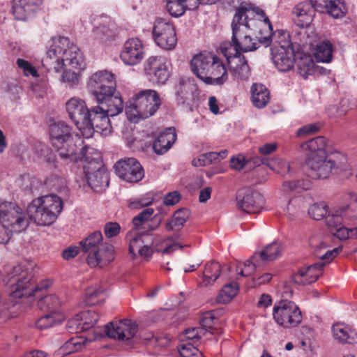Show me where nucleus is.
I'll return each mask as SVG.
<instances>
[{"label": "nucleus", "mask_w": 357, "mask_h": 357, "mask_svg": "<svg viewBox=\"0 0 357 357\" xmlns=\"http://www.w3.org/2000/svg\"><path fill=\"white\" fill-rule=\"evenodd\" d=\"M87 86L96 100H102L115 93L114 75L107 70L98 71L90 76Z\"/></svg>", "instance_id": "1a4fd4ad"}, {"label": "nucleus", "mask_w": 357, "mask_h": 357, "mask_svg": "<svg viewBox=\"0 0 357 357\" xmlns=\"http://www.w3.org/2000/svg\"><path fill=\"white\" fill-rule=\"evenodd\" d=\"M308 168L311 171L312 176L316 178H326L335 167V163L327 155L322 158H311L310 160H305Z\"/></svg>", "instance_id": "4be33fe9"}, {"label": "nucleus", "mask_w": 357, "mask_h": 357, "mask_svg": "<svg viewBox=\"0 0 357 357\" xmlns=\"http://www.w3.org/2000/svg\"><path fill=\"white\" fill-rule=\"evenodd\" d=\"M253 105L258 108L264 107L270 100L269 92L266 86L260 84H254L251 87Z\"/></svg>", "instance_id": "e433bc0d"}, {"label": "nucleus", "mask_w": 357, "mask_h": 357, "mask_svg": "<svg viewBox=\"0 0 357 357\" xmlns=\"http://www.w3.org/2000/svg\"><path fill=\"white\" fill-rule=\"evenodd\" d=\"M261 162L275 173L283 176L290 172L289 162L280 158H264L261 160Z\"/></svg>", "instance_id": "79ce46f5"}, {"label": "nucleus", "mask_w": 357, "mask_h": 357, "mask_svg": "<svg viewBox=\"0 0 357 357\" xmlns=\"http://www.w3.org/2000/svg\"><path fill=\"white\" fill-rule=\"evenodd\" d=\"M107 335L114 340L127 342L132 339L137 332V324L130 319L111 321L105 326Z\"/></svg>", "instance_id": "4468645a"}, {"label": "nucleus", "mask_w": 357, "mask_h": 357, "mask_svg": "<svg viewBox=\"0 0 357 357\" xmlns=\"http://www.w3.org/2000/svg\"><path fill=\"white\" fill-rule=\"evenodd\" d=\"M102 296V291L99 287H91L86 291V302L88 305H96L98 303L99 298Z\"/></svg>", "instance_id": "052dcab7"}, {"label": "nucleus", "mask_w": 357, "mask_h": 357, "mask_svg": "<svg viewBox=\"0 0 357 357\" xmlns=\"http://www.w3.org/2000/svg\"><path fill=\"white\" fill-rule=\"evenodd\" d=\"M67 328L70 333H75L84 331V329L82 328V318H80L79 314H76L68 321Z\"/></svg>", "instance_id": "338daca9"}, {"label": "nucleus", "mask_w": 357, "mask_h": 357, "mask_svg": "<svg viewBox=\"0 0 357 357\" xmlns=\"http://www.w3.org/2000/svg\"><path fill=\"white\" fill-rule=\"evenodd\" d=\"M29 226L28 219L23 211L15 204H0V243H7L13 233L25 230Z\"/></svg>", "instance_id": "39448f33"}, {"label": "nucleus", "mask_w": 357, "mask_h": 357, "mask_svg": "<svg viewBox=\"0 0 357 357\" xmlns=\"http://www.w3.org/2000/svg\"><path fill=\"white\" fill-rule=\"evenodd\" d=\"M91 165H84V172L88 185L99 191L109 185V176L101 162L93 161Z\"/></svg>", "instance_id": "a211bd4d"}, {"label": "nucleus", "mask_w": 357, "mask_h": 357, "mask_svg": "<svg viewBox=\"0 0 357 357\" xmlns=\"http://www.w3.org/2000/svg\"><path fill=\"white\" fill-rule=\"evenodd\" d=\"M98 109L103 110L107 115L114 116L120 114L123 109V102L119 93L115 91L112 95L104 97L102 100H96Z\"/></svg>", "instance_id": "2f4dec72"}, {"label": "nucleus", "mask_w": 357, "mask_h": 357, "mask_svg": "<svg viewBox=\"0 0 357 357\" xmlns=\"http://www.w3.org/2000/svg\"><path fill=\"white\" fill-rule=\"evenodd\" d=\"M43 0H13L12 12L16 20H25L41 5Z\"/></svg>", "instance_id": "c756f323"}, {"label": "nucleus", "mask_w": 357, "mask_h": 357, "mask_svg": "<svg viewBox=\"0 0 357 357\" xmlns=\"http://www.w3.org/2000/svg\"><path fill=\"white\" fill-rule=\"evenodd\" d=\"M42 62L48 71L59 73L63 70L61 81L70 87L79 84L80 72L86 66L79 47L61 36L52 40Z\"/></svg>", "instance_id": "f257e3e1"}, {"label": "nucleus", "mask_w": 357, "mask_h": 357, "mask_svg": "<svg viewBox=\"0 0 357 357\" xmlns=\"http://www.w3.org/2000/svg\"><path fill=\"white\" fill-rule=\"evenodd\" d=\"M29 222V219L41 226L50 225L57 218L63 209L61 199L56 195H48L33 200L26 212L20 207Z\"/></svg>", "instance_id": "f03ea898"}, {"label": "nucleus", "mask_w": 357, "mask_h": 357, "mask_svg": "<svg viewBox=\"0 0 357 357\" xmlns=\"http://www.w3.org/2000/svg\"><path fill=\"white\" fill-rule=\"evenodd\" d=\"M192 86L189 82L181 81L175 86L176 98L178 103L184 104L192 96Z\"/></svg>", "instance_id": "de8ad7c7"}, {"label": "nucleus", "mask_w": 357, "mask_h": 357, "mask_svg": "<svg viewBox=\"0 0 357 357\" xmlns=\"http://www.w3.org/2000/svg\"><path fill=\"white\" fill-rule=\"evenodd\" d=\"M281 246L278 243H273L268 245L264 249L260 252H255L253 255V259L261 260L264 265L268 261H273L277 258L281 252Z\"/></svg>", "instance_id": "4c0bfd02"}, {"label": "nucleus", "mask_w": 357, "mask_h": 357, "mask_svg": "<svg viewBox=\"0 0 357 357\" xmlns=\"http://www.w3.org/2000/svg\"><path fill=\"white\" fill-rule=\"evenodd\" d=\"M204 334V331L202 328H192L186 329L181 336V340L183 342L192 341L193 343L199 340L202 335Z\"/></svg>", "instance_id": "13d9d810"}, {"label": "nucleus", "mask_w": 357, "mask_h": 357, "mask_svg": "<svg viewBox=\"0 0 357 357\" xmlns=\"http://www.w3.org/2000/svg\"><path fill=\"white\" fill-rule=\"evenodd\" d=\"M93 32L94 36L101 41L109 40L113 36L112 31L104 25L94 28Z\"/></svg>", "instance_id": "0e129e2a"}, {"label": "nucleus", "mask_w": 357, "mask_h": 357, "mask_svg": "<svg viewBox=\"0 0 357 357\" xmlns=\"http://www.w3.org/2000/svg\"><path fill=\"white\" fill-rule=\"evenodd\" d=\"M161 101L158 93L151 89L141 91L132 98L126 107L128 119L133 122L153 116L159 108Z\"/></svg>", "instance_id": "0eeeda50"}, {"label": "nucleus", "mask_w": 357, "mask_h": 357, "mask_svg": "<svg viewBox=\"0 0 357 357\" xmlns=\"http://www.w3.org/2000/svg\"><path fill=\"white\" fill-rule=\"evenodd\" d=\"M107 115L103 110L98 109V106L93 107L88 112L86 121L83 123V130H80L81 134L85 138L93 136L96 131L103 135H107L112 132V126Z\"/></svg>", "instance_id": "6e6552de"}, {"label": "nucleus", "mask_w": 357, "mask_h": 357, "mask_svg": "<svg viewBox=\"0 0 357 357\" xmlns=\"http://www.w3.org/2000/svg\"><path fill=\"white\" fill-rule=\"evenodd\" d=\"M145 71L149 79L156 84H164L169 77L166 59L162 56L149 58L145 66Z\"/></svg>", "instance_id": "6ab92c4d"}, {"label": "nucleus", "mask_w": 357, "mask_h": 357, "mask_svg": "<svg viewBox=\"0 0 357 357\" xmlns=\"http://www.w3.org/2000/svg\"><path fill=\"white\" fill-rule=\"evenodd\" d=\"M208 79H204V82L208 84L221 85L228 78L227 68L222 61L212 54V61L208 68Z\"/></svg>", "instance_id": "393cba45"}, {"label": "nucleus", "mask_w": 357, "mask_h": 357, "mask_svg": "<svg viewBox=\"0 0 357 357\" xmlns=\"http://www.w3.org/2000/svg\"><path fill=\"white\" fill-rule=\"evenodd\" d=\"M82 318V328L89 330L95 326L99 319V315L94 311L88 310L79 313Z\"/></svg>", "instance_id": "5fc2aeb1"}, {"label": "nucleus", "mask_w": 357, "mask_h": 357, "mask_svg": "<svg viewBox=\"0 0 357 357\" xmlns=\"http://www.w3.org/2000/svg\"><path fill=\"white\" fill-rule=\"evenodd\" d=\"M310 246L314 249V253L317 258L321 260V263H326V265L331 263L333 259L342 250L341 247L333 250H326L328 245L319 236H312L309 240Z\"/></svg>", "instance_id": "b1692460"}, {"label": "nucleus", "mask_w": 357, "mask_h": 357, "mask_svg": "<svg viewBox=\"0 0 357 357\" xmlns=\"http://www.w3.org/2000/svg\"><path fill=\"white\" fill-rule=\"evenodd\" d=\"M153 36L157 45L166 50H173L177 43L174 26L163 19H158L153 28Z\"/></svg>", "instance_id": "f8f14e48"}, {"label": "nucleus", "mask_w": 357, "mask_h": 357, "mask_svg": "<svg viewBox=\"0 0 357 357\" xmlns=\"http://www.w3.org/2000/svg\"><path fill=\"white\" fill-rule=\"evenodd\" d=\"M219 312L218 310H213L204 313L200 319L201 325L203 327L211 328L212 326L215 324Z\"/></svg>", "instance_id": "e2e57ef3"}, {"label": "nucleus", "mask_w": 357, "mask_h": 357, "mask_svg": "<svg viewBox=\"0 0 357 357\" xmlns=\"http://www.w3.org/2000/svg\"><path fill=\"white\" fill-rule=\"evenodd\" d=\"M253 259V255L243 264V268H241L238 274L241 276H249L252 275L257 268H259L264 266L261 260Z\"/></svg>", "instance_id": "6e6d98bb"}, {"label": "nucleus", "mask_w": 357, "mask_h": 357, "mask_svg": "<svg viewBox=\"0 0 357 357\" xmlns=\"http://www.w3.org/2000/svg\"><path fill=\"white\" fill-rule=\"evenodd\" d=\"M83 145V140L80 137L75 135L61 143V146L55 147L61 158L69 161L79 160L80 146Z\"/></svg>", "instance_id": "bb28decb"}, {"label": "nucleus", "mask_w": 357, "mask_h": 357, "mask_svg": "<svg viewBox=\"0 0 357 357\" xmlns=\"http://www.w3.org/2000/svg\"><path fill=\"white\" fill-rule=\"evenodd\" d=\"M326 263H316L307 267L301 268L294 275L295 283L307 285L317 281L321 275Z\"/></svg>", "instance_id": "cd10ccee"}, {"label": "nucleus", "mask_w": 357, "mask_h": 357, "mask_svg": "<svg viewBox=\"0 0 357 357\" xmlns=\"http://www.w3.org/2000/svg\"><path fill=\"white\" fill-rule=\"evenodd\" d=\"M129 242V252L134 257L138 254L141 257H149L152 254L150 245L153 241L151 236L138 230L132 229L127 235Z\"/></svg>", "instance_id": "dca6fc26"}, {"label": "nucleus", "mask_w": 357, "mask_h": 357, "mask_svg": "<svg viewBox=\"0 0 357 357\" xmlns=\"http://www.w3.org/2000/svg\"><path fill=\"white\" fill-rule=\"evenodd\" d=\"M237 206L248 213H257L264 206V200L262 195L250 188L238 191Z\"/></svg>", "instance_id": "2eb2a0df"}, {"label": "nucleus", "mask_w": 357, "mask_h": 357, "mask_svg": "<svg viewBox=\"0 0 357 357\" xmlns=\"http://www.w3.org/2000/svg\"><path fill=\"white\" fill-rule=\"evenodd\" d=\"M314 14L315 10L312 3L307 1L299 3L292 9L293 20L301 28L309 26Z\"/></svg>", "instance_id": "a878e982"}, {"label": "nucleus", "mask_w": 357, "mask_h": 357, "mask_svg": "<svg viewBox=\"0 0 357 357\" xmlns=\"http://www.w3.org/2000/svg\"><path fill=\"white\" fill-rule=\"evenodd\" d=\"M17 64L18 67L23 70V73L25 76L31 75L34 77L38 76L36 69L29 61L22 59H18L17 60Z\"/></svg>", "instance_id": "69168bd1"}, {"label": "nucleus", "mask_w": 357, "mask_h": 357, "mask_svg": "<svg viewBox=\"0 0 357 357\" xmlns=\"http://www.w3.org/2000/svg\"><path fill=\"white\" fill-rule=\"evenodd\" d=\"M248 11V8L239 6L236 8L231 22L232 36L229 46L236 54H238L239 51L250 52L258 48V40L252 38L250 34V26L246 14Z\"/></svg>", "instance_id": "7ed1b4c3"}, {"label": "nucleus", "mask_w": 357, "mask_h": 357, "mask_svg": "<svg viewBox=\"0 0 357 357\" xmlns=\"http://www.w3.org/2000/svg\"><path fill=\"white\" fill-rule=\"evenodd\" d=\"M144 52L141 41L137 38L128 40L123 50L121 53V59L127 65H135L143 59Z\"/></svg>", "instance_id": "5701e85b"}, {"label": "nucleus", "mask_w": 357, "mask_h": 357, "mask_svg": "<svg viewBox=\"0 0 357 357\" xmlns=\"http://www.w3.org/2000/svg\"><path fill=\"white\" fill-rule=\"evenodd\" d=\"M238 285L237 283H229L223 287L217 296V302L219 303H227L237 294Z\"/></svg>", "instance_id": "49530a36"}, {"label": "nucleus", "mask_w": 357, "mask_h": 357, "mask_svg": "<svg viewBox=\"0 0 357 357\" xmlns=\"http://www.w3.org/2000/svg\"><path fill=\"white\" fill-rule=\"evenodd\" d=\"M310 183L308 181L296 180L284 182L282 188L285 191H291L296 189L307 190Z\"/></svg>", "instance_id": "bf43d9fd"}, {"label": "nucleus", "mask_w": 357, "mask_h": 357, "mask_svg": "<svg viewBox=\"0 0 357 357\" xmlns=\"http://www.w3.org/2000/svg\"><path fill=\"white\" fill-rule=\"evenodd\" d=\"M314 55L317 62H331L333 56V46L331 42L324 40L318 43L314 50Z\"/></svg>", "instance_id": "a19ab883"}, {"label": "nucleus", "mask_w": 357, "mask_h": 357, "mask_svg": "<svg viewBox=\"0 0 357 357\" xmlns=\"http://www.w3.org/2000/svg\"><path fill=\"white\" fill-rule=\"evenodd\" d=\"M79 156V160L85 162L84 165H91V164L93 161L101 162L100 153L96 149L90 146H80Z\"/></svg>", "instance_id": "09e8293b"}, {"label": "nucleus", "mask_w": 357, "mask_h": 357, "mask_svg": "<svg viewBox=\"0 0 357 357\" xmlns=\"http://www.w3.org/2000/svg\"><path fill=\"white\" fill-rule=\"evenodd\" d=\"M183 246L177 243H172L171 238H167L162 241L160 247L157 248V251L162 254H170L178 249H182Z\"/></svg>", "instance_id": "680f3d73"}, {"label": "nucleus", "mask_w": 357, "mask_h": 357, "mask_svg": "<svg viewBox=\"0 0 357 357\" xmlns=\"http://www.w3.org/2000/svg\"><path fill=\"white\" fill-rule=\"evenodd\" d=\"M178 352L182 357H202V353L190 342L179 345Z\"/></svg>", "instance_id": "4d7b16f0"}, {"label": "nucleus", "mask_w": 357, "mask_h": 357, "mask_svg": "<svg viewBox=\"0 0 357 357\" xmlns=\"http://www.w3.org/2000/svg\"><path fill=\"white\" fill-rule=\"evenodd\" d=\"M348 197L350 201L349 205L333 209L326 217V225L331 232L340 227L344 219L357 218V195L349 192Z\"/></svg>", "instance_id": "9b49d317"}, {"label": "nucleus", "mask_w": 357, "mask_h": 357, "mask_svg": "<svg viewBox=\"0 0 357 357\" xmlns=\"http://www.w3.org/2000/svg\"><path fill=\"white\" fill-rule=\"evenodd\" d=\"M260 36L258 39L259 43L265 47L271 46V48L278 49H293L289 33L284 30H277L273 33L262 32L259 31Z\"/></svg>", "instance_id": "aec40b11"}, {"label": "nucleus", "mask_w": 357, "mask_h": 357, "mask_svg": "<svg viewBox=\"0 0 357 357\" xmlns=\"http://www.w3.org/2000/svg\"><path fill=\"white\" fill-rule=\"evenodd\" d=\"M222 271L219 263L211 261L205 264L202 273V281L199 283L200 287L212 285L220 275Z\"/></svg>", "instance_id": "c9c22d12"}, {"label": "nucleus", "mask_w": 357, "mask_h": 357, "mask_svg": "<svg viewBox=\"0 0 357 357\" xmlns=\"http://www.w3.org/2000/svg\"><path fill=\"white\" fill-rule=\"evenodd\" d=\"M116 175L128 183H137L144 176L141 164L134 158L119 160L114 165Z\"/></svg>", "instance_id": "ddd939ff"}, {"label": "nucleus", "mask_w": 357, "mask_h": 357, "mask_svg": "<svg viewBox=\"0 0 357 357\" xmlns=\"http://www.w3.org/2000/svg\"><path fill=\"white\" fill-rule=\"evenodd\" d=\"M212 61V54L201 53L195 56L191 60V68L192 72L204 82V79H208V68Z\"/></svg>", "instance_id": "f704fd0d"}, {"label": "nucleus", "mask_w": 357, "mask_h": 357, "mask_svg": "<svg viewBox=\"0 0 357 357\" xmlns=\"http://www.w3.org/2000/svg\"><path fill=\"white\" fill-rule=\"evenodd\" d=\"M60 305L61 303L58 297L54 294L44 296L37 303L39 309L53 314H60L59 313Z\"/></svg>", "instance_id": "58836bf2"}, {"label": "nucleus", "mask_w": 357, "mask_h": 357, "mask_svg": "<svg viewBox=\"0 0 357 357\" xmlns=\"http://www.w3.org/2000/svg\"><path fill=\"white\" fill-rule=\"evenodd\" d=\"M66 111L70 119L75 123L77 128L83 130V123L86 121V116L89 109L81 98L73 97L66 103Z\"/></svg>", "instance_id": "412c9836"}, {"label": "nucleus", "mask_w": 357, "mask_h": 357, "mask_svg": "<svg viewBox=\"0 0 357 357\" xmlns=\"http://www.w3.org/2000/svg\"><path fill=\"white\" fill-rule=\"evenodd\" d=\"M154 210L151 208H147L143 210L140 213L133 218L132 224L133 229L139 230L140 229H146L145 225L147 222L151 219V215L153 214Z\"/></svg>", "instance_id": "3c124183"}, {"label": "nucleus", "mask_w": 357, "mask_h": 357, "mask_svg": "<svg viewBox=\"0 0 357 357\" xmlns=\"http://www.w3.org/2000/svg\"><path fill=\"white\" fill-rule=\"evenodd\" d=\"M185 0H168L167 9L169 14L175 17L181 16L185 10Z\"/></svg>", "instance_id": "864d4df0"}, {"label": "nucleus", "mask_w": 357, "mask_h": 357, "mask_svg": "<svg viewBox=\"0 0 357 357\" xmlns=\"http://www.w3.org/2000/svg\"><path fill=\"white\" fill-rule=\"evenodd\" d=\"M88 340L92 341V339L84 336L73 337L60 348V351L63 355L78 351L85 345Z\"/></svg>", "instance_id": "37998d69"}, {"label": "nucleus", "mask_w": 357, "mask_h": 357, "mask_svg": "<svg viewBox=\"0 0 357 357\" xmlns=\"http://www.w3.org/2000/svg\"><path fill=\"white\" fill-rule=\"evenodd\" d=\"M50 135L54 147L61 146V143L73 137L71 128L63 121L52 124L50 127Z\"/></svg>", "instance_id": "473e14b6"}, {"label": "nucleus", "mask_w": 357, "mask_h": 357, "mask_svg": "<svg viewBox=\"0 0 357 357\" xmlns=\"http://www.w3.org/2000/svg\"><path fill=\"white\" fill-rule=\"evenodd\" d=\"M333 337L341 343H352L354 340V332L344 324L337 323L332 327Z\"/></svg>", "instance_id": "ea45409f"}, {"label": "nucleus", "mask_w": 357, "mask_h": 357, "mask_svg": "<svg viewBox=\"0 0 357 357\" xmlns=\"http://www.w3.org/2000/svg\"><path fill=\"white\" fill-rule=\"evenodd\" d=\"M320 129L319 123H310L300 128L297 132L298 137H303L317 132Z\"/></svg>", "instance_id": "774afa93"}, {"label": "nucleus", "mask_w": 357, "mask_h": 357, "mask_svg": "<svg viewBox=\"0 0 357 357\" xmlns=\"http://www.w3.org/2000/svg\"><path fill=\"white\" fill-rule=\"evenodd\" d=\"M327 145V139L322 136L314 137L302 144L301 148L307 151L305 160H310L311 158L326 157Z\"/></svg>", "instance_id": "7c9ffc66"}, {"label": "nucleus", "mask_w": 357, "mask_h": 357, "mask_svg": "<svg viewBox=\"0 0 357 357\" xmlns=\"http://www.w3.org/2000/svg\"><path fill=\"white\" fill-rule=\"evenodd\" d=\"M328 212V206L325 202L315 203L310 206L308 213L312 218L320 220L324 218Z\"/></svg>", "instance_id": "603ef678"}, {"label": "nucleus", "mask_w": 357, "mask_h": 357, "mask_svg": "<svg viewBox=\"0 0 357 357\" xmlns=\"http://www.w3.org/2000/svg\"><path fill=\"white\" fill-rule=\"evenodd\" d=\"M102 241V233L96 231L80 241L83 252L88 254L86 260L91 266H105L115 258L114 246Z\"/></svg>", "instance_id": "423d86ee"}, {"label": "nucleus", "mask_w": 357, "mask_h": 357, "mask_svg": "<svg viewBox=\"0 0 357 357\" xmlns=\"http://www.w3.org/2000/svg\"><path fill=\"white\" fill-rule=\"evenodd\" d=\"M221 52L227 59L231 75L237 82L247 80L250 76V71L247 61L241 54H234L231 56L229 52V47L225 45H222Z\"/></svg>", "instance_id": "f3484780"}, {"label": "nucleus", "mask_w": 357, "mask_h": 357, "mask_svg": "<svg viewBox=\"0 0 357 357\" xmlns=\"http://www.w3.org/2000/svg\"><path fill=\"white\" fill-rule=\"evenodd\" d=\"M273 314L275 322L284 328L296 326L302 321L300 309L294 303L289 301L275 303Z\"/></svg>", "instance_id": "9d476101"}, {"label": "nucleus", "mask_w": 357, "mask_h": 357, "mask_svg": "<svg viewBox=\"0 0 357 357\" xmlns=\"http://www.w3.org/2000/svg\"><path fill=\"white\" fill-rule=\"evenodd\" d=\"M298 74L304 79L312 75L315 71V63L310 55H303L297 63Z\"/></svg>", "instance_id": "a18cd8bd"}, {"label": "nucleus", "mask_w": 357, "mask_h": 357, "mask_svg": "<svg viewBox=\"0 0 357 357\" xmlns=\"http://www.w3.org/2000/svg\"><path fill=\"white\" fill-rule=\"evenodd\" d=\"M63 317L61 314H53L47 313L40 317L36 323V327L43 330L53 326L54 324L61 322Z\"/></svg>", "instance_id": "8fccbe9b"}, {"label": "nucleus", "mask_w": 357, "mask_h": 357, "mask_svg": "<svg viewBox=\"0 0 357 357\" xmlns=\"http://www.w3.org/2000/svg\"><path fill=\"white\" fill-rule=\"evenodd\" d=\"M190 215L189 211L186 209L179 210L174 213L172 219L168 220L165 223V228L167 231L179 229L187 221Z\"/></svg>", "instance_id": "c03bdc74"}, {"label": "nucleus", "mask_w": 357, "mask_h": 357, "mask_svg": "<svg viewBox=\"0 0 357 357\" xmlns=\"http://www.w3.org/2000/svg\"><path fill=\"white\" fill-rule=\"evenodd\" d=\"M176 134L174 128H169L159 134L153 142V149L155 153L162 155L166 153L175 142Z\"/></svg>", "instance_id": "72a5a7b5"}, {"label": "nucleus", "mask_w": 357, "mask_h": 357, "mask_svg": "<svg viewBox=\"0 0 357 357\" xmlns=\"http://www.w3.org/2000/svg\"><path fill=\"white\" fill-rule=\"evenodd\" d=\"M33 264L22 263L13 266L8 273L7 284L14 298L35 296L43 287L36 285L33 278Z\"/></svg>", "instance_id": "20e7f679"}, {"label": "nucleus", "mask_w": 357, "mask_h": 357, "mask_svg": "<svg viewBox=\"0 0 357 357\" xmlns=\"http://www.w3.org/2000/svg\"><path fill=\"white\" fill-rule=\"evenodd\" d=\"M272 60L275 67L281 72L291 70L295 63V55L293 49L271 48Z\"/></svg>", "instance_id": "c85d7f7f"}]
</instances>
